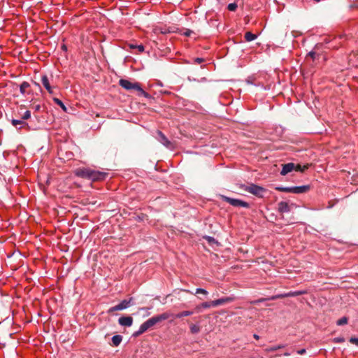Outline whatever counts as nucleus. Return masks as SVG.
I'll list each match as a JSON object with an SVG mask.
<instances>
[{
    "label": "nucleus",
    "mask_w": 358,
    "mask_h": 358,
    "mask_svg": "<svg viewBox=\"0 0 358 358\" xmlns=\"http://www.w3.org/2000/svg\"><path fill=\"white\" fill-rule=\"evenodd\" d=\"M75 176L91 180L92 181H101L104 180L108 176V173L102 172L99 171H95L90 168H78L73 171Z\"/></svg>",
    "instance_id": "nucleus-1"
},
{
    "label": "nucleus",
    "mask_w": 358,
    "mask_h": 358,
    "mask_svg": "<svg viewBox=\"0 0 358 358\" xmlns=\"http://www.w3.org/2000/svg\"><path fill=\"white\" fill-rule=\"evenodd\" d=\"M268 134V139L271 141H286L285 129L281 126L274 127Z\"/></svg>",
    "instance_id": "nucleus-2"
},
{
    "label": "nucleus",
    "mask_w": 358,
    "mask_h": 358,
    "mask_svg": "<svg viewBox=\"0 0 358 358\" xmlns=\"http://www.w3.org/2000/svg\"><path fill=\"white\" fill-rule=\"evenodd\" d=\"M171 314L169 313H163L162 314L155 315L145 322V324L148 327V329L152 327L157 323H159L164 320L169 319L171 317Z\"/></svg>",
    "instance_id": "nucleus-3"
},
{
    "label": "nucleus",
    "mask_w": 358,
    "mask_h": 358,
    "mask_svg": "<svg viewBox=\"0 0 358 358\" xmlns=\"http://www.w3.org/2000/svg\"><path fill=\"white\" fill-rule=\"evenodd\" d=\"M155 137L159 142H160L168 149L173 150L174 148L173 143L170 141L161 131H157Z\"/></svg>",
    "instance_id": "nucleus-4"
},
{
    "label": "nucleus",
    "mask_w": 358,
    "mask_h": 358,
    "mask_svg": "<svg viewBox=\"0 0 358 358\" xmlns=\"http://www.w3.org/2000/svg\"><path fill=\"white\" fill-rule=\"evenodd\" d=\"M119 85L127 90H136L140 89V84L138 83H132L127 79H120L119 80Z\"/></svg>",
    "instance_id": "nucleus-5"
},
{
    "label": "nucleus",
    "mask_w": 358,
    "mask_h": 358,
    "mask_svg": "<svg viewBox=\"0 0 358 358\" xmlns=\"http://www.w3.org/2000/svg\"><path fill=\"white\" fill-rule=\"evenodd\" d=\"M248 192L257 196V197L262 198L264 196V194L266 192V190L262 187L255 185L254 184H250L248 186Z\"/></svg>",
    "instance_id": "nucleus-6"
},
{
    "label": "nucleus",
    "mask_w": 358,
    "mask_h": 358,
    "mask_svg": "<svg viewBox=\"0 0 358 358\" xmlns=\"http://www.w3.org/2000/svg\"><path fill=\"white\" fill-rule=\"evenodd\" d=\"M132 300H133V298H130L128 300L124 299V300L122 301L117 305L110 308L108 310V313H111L114 311L122 310L127 308L128 307L130 306Z\"/></svg>",
    "instance_id": "nucleus-7"
},
{
    "label": "nucleus",
    "mask_w": 358,
    "mask_h": 358,
    "mask_svg": "<svg viewBox=\"0 0 358 358\" xmlns=\"http://www.w3.org/2000/svg\"><path fill=\"white\" fill-rule=\"evenodd\" d=\"M221 198L223 201L230 203L233 206H243V207L246 206V202L241 201L240 199H232V198H230V197H228V196H226L224 195H222Z\"/></svg>",
    "instance_id": "nucleus-8"
},
{
    "label": "nucleus",
    "mask_w": 358,
    "mask_h": 358,
    "mask_svg": "<svg viewBox=\"0 0 358 358\" xmlns=\"http://www.w3.org/2000/svg\"><path fill=\"white\" fill-rule=\"evenodd\" d=\"M41 83L43 86L45 88L48 92L50 94H54V87H52L49 81L48 77L47 75H43L41 77Z\"/></svg>",
    "instance_id": "nucleus-9"
},
{
    "label": "nucleus",
    "mask_w": 358,
    "mask_h": 358,
    "mask_svg": "<svg viewBox=\"0 0 358 358\" xmlns=\"http://www.w3.org/2000/svg\"><path fill=\"white\" fill-rule=\"evenodd\" d=\"M287 293L277 294V295L272 296L270 298H262L257 301H250V303L252 304H256L259 302H263V301H268V300H275V299H283V298L288 297V296H287Z\"/></svg>",
    "instance_id": "nucleus-10"
},
{
    "label": "nucleus",
    "mask_w": 358,
    "mask_h": 358,
    "mask_svg": "<svg viewBox=\"0 0 358 358\" xmlns=\"http://www.w3.org/2000/svg\"><path fill=\"white\" fill-rule=\"evenodd\" d=\"M118 323L122 327H131L133 324V318L131 316H124L118 319Z\"/></svg>",
    "instance_id": "nucleus-11"
},
{
    "label": "nucleus",
    "mask_w": 358,
    "mask_h": 358,
    "mask_svg": "<svg viewBox=\"0 0 358 358\" xmlns=\"http://www.w3.org/2000/svg\"><path fill=\"white\" fill-rule=\"evenodd\" d=\"M234 300L232 297H224L213 301V307L221 306L227 303H230Z\"/></svg>",
    "instance_id": "nucleus-12"
},
{
    "label": "nucleus",
    "mask_w": 358,
    "mask_h": 358,
    "mask_svg": "<svg viewBox=\"0 0 358 358\" xmlns=\"http://www.w3.org/2000/svg\"><path fill=\"white\" fill-rule=\"evenodd\" d=\"M294 168H295V164L292 163V162L283 164L282 165V171L280 172V174L282 176H285L288 173H289V172L292 171L293 170H294Z\"/></svg>",
    "instance_id": "nucleus-13"
},
{
    "label": "nucleus",
    "mask_w": 358,
    "mask_h": 358,
    "mask_svg": "<svg viewBox=\"0 0 358 358\" xmlns=\"http://www.w3.org/2000/svg\"><path fill=\"white\" fill-rule=\"evenodd\" d=\"M310 189L309 185H303L298 187H292L294 194H302L307 192Z\"/></svg>",
    "instance_id": "nucleus-14"
},
{
    "label": "nucleus",
    "mask_w": 358,
    "mask_h": 358,
    "mask_svg": "<svg viewBox=\"0 0 358 358\" xmlns=\"http://www.w3.org/2000/svg\"><path fill=\"white\" fill-rule=\"evenodd\" d=\"M12 125L15 127L17 129H20L22 127L27 126L28 124L23 121V120H15L13 119L11 120Z\"/></svg>",
    "instance_id": "nucleus-15"
},
{
    "label": "nucleus",
    "mask_w": 358,
    "mask_h": 358,
    "mask_svg": "<svg viewBox=\"0 0 358 358\" xmlns=\"http://www.w3.org/2000/svg\"><path fill=\"white\" fill-rule=\"evenodd\" d=\"M279 212L284 213H287L290 210V207L288 203L285 201H280L278 204Z\"/></svg>",
    "instance_id": "nucleus-16"
},
{
    "label": "nucleus",
    "mask_w": 358,
    "mask_h": 358,
    "mask_svg": "<svg viewBox=\"0 0 358 358\" xmlns=\"http://www.w3.org/2000/svg\"><path fill=\"white\" fill-rule=\"evenodd\" d=\"M148 329V327L143 322L139 327V329L133 334L134 337H138L140 335L143 334L144 332H145Z\"/></svg>",
    "instance_id": "nucleus-17"
},
{
    "label": "nucleus",
    "mask_w": 358,
    "mask_h": 358,
    "mask_svg": "<svg viewBox=\"0 0 358 358\" xmlns=\"http://www.w3.org/2000/svg\"><path fill=\"white\" fill-rule=\"evenodd\" d=\"M122 341V336L120 335H115L112 337L113 345L117 347Z\"/></svg>",
    "instance_id": "nucleus-18"
},
{
    "label": "nucleus",
    "mask_w": 358,
    "mask_h": 358,
    "mask_svg": "<svg viewBox=\"0 0 358 358\" xmlns=\"http://www.w3.org/2000/svg\"><path fill=\"white\" fill-rule=\"evenodd\" d=\"M30 87V85L28 82L24 81L20 85V92L21 94L24 95L26 94V90L27 88Z\"/></svg>",
    "instance_id": "nucleus-19"
},
{
    "label": "nucleus",
    "mask_w": 358,
    "mask_h": 358,
    "mask_svg": "<svg viewBox=\"0 0 358 358\" xmlns=\"http://www.w3.org/2000/svg\"><path fill=\"white\" fill-rule=\"evenodd\" d=\"M306 293H307V292L306 290H300V291H296V292H287V296H288V297H294V296H300V295L305 294Z\"/></svg>",
    "instance_id": "nucleus-20"
},
{
    "label": "nucleus",
    "mask_w": 358,
    "mask_h": 358,
    "mask_svg": "<svg viewBox=\"0 0 358 358\" xmlns=\"http://www.w3.org/2000/svg\"><path fill=\"white\" fill-rule=\"evenodd\" d=\"M53 101L56 104L59 106L64 112H67V108L66 107V106L64 104V103L60 99L55 97V98H53Z\"/></svg>",
    "instance_id": "nucleus-21"
},
{
    "label": "nucleus",
    "mask_w": 358,
    "mask_h": 358,
    "mask_svg": "<svg viewBox=\"0 0 358 358\" xmlns=\"http://www.w3.org/2000/svg\"><path fill=\"white\" fill-rule=\"evenodd\" d=\"M192 314H193L192 311L185 310V311H182V312H180V313H178V314H176V318H181L182 317L190 316Z\"/></svg>",
    "instance_id": "nucleus-22"
},
{
    "label": "nucleus",
    "mask_w": 358,
    "mask_h": 358,
    "mask_svg": "<svg viewBox=\"0 0 358 358\" xmlns=\"http://www.w3.org/2000/svg\"><path fill=\"white\" fill-rule=\"evenodd\" d=\"M310 166V164H306V165H303V166H301V165H300V164H295L294 171L303 172L306 169H308Z\"/></svg>",
    "instance_id": "nucleus-23"
},
{
    "label": "nucleus",
    "mask_w": 358,
    "mask_h": 358,
    "mask_svg": "<svg viewBox=\"0 0 358 358\" xmlns=\"http://www.w3.org/2000/svg\"><path fill=\"white\" fill-rule=\"evenodd\" d=\"M212 306H213V301H210V302H203L201 304H200L199 306H197L196 307V310H199L201 308H210Z\"/></svg>",
    "instance_id": "nucleus-24"
},
{
    "label": "nucleus",
    "mask_w": 358,
    "mask_h": 358,
    "mask_svg": "<svg viewBox=\"0 0 358 358\" xmlns=\"http://www.w3.org/2000/svg\"><path fill=\"white\" fill-rule=\"evenodd\" d=\"M275 189L279 192L293 193L292 187H285L278 186V187H275Z\"/></svg>",
    "instance_id": "nucleus-25"
},
{
    "label": "nucleus",
    "mask_w": 358,
    "mask_h": 358,
    "mask_svg": "<svg viewBox=\"0 0 358 358\" xmlns=\"http://www.w3.org/2000/svg\"><path fill=\"white\" fill-rule=\"evenodd\" d=\"M137 92H138V95L139 96H144L145 98H147V99H150L151 98V96L148 92L144 91L142 89L141 85H140V89L138 90Z\"/></svg>",
    "instance_id": "nucleus-26"
},
{
    "label": "nucleus",
    "mask_w": 358,
    "mask_h": 358,
    "mask_svg": "<svg viewBox=\"0 0 358 358\" xmlns=\"http://www.w3.org/2000/svg\"><path fill=\"white\" fill-rule=\"evenodd\" d=\"M189 328L192 334H197L200 331V327L196 324H192Z\"/></svg>",
    "instance_id": "nucleus-27"
},
{
    "label": "nucleus",
    "mask_w": 358,
    "mask_h": 358,
    "mask_svg": "<svg viewBox=\"0 0 358 358\" xmlns=\"http://www.w3.org/2000/svg\"><path fill=\"white\" fill-rule=\"evenodd\" d=\"M257 38V34L248 31V43L251 42Z\"/></svg>",
    "instance_id": "nucleus-28"
},
{
    "label": "nucleus",
    "mask_w": 358,
    "mask_h": 358,
    "mask_svg": "<svg viewBox=\"0 0 358 358\" xmlns=\"http://www.w3.org/2000/svg\"><path fill=\"white\" fill-rule=\"evenodd\" d=\"M347 323H348V317H343L336 322L337 325H339V326L346 324Z\"/></svg>",
    "instance_id": "nucleus-29"
},
{
    "label": "nucleus",
    "mask_w": 358,
    "mask_h": 358,
    "mask_svg": "<svg viewBox=\"0 0 358 358\" xmlns=\"http://www.w3.org/2000/svg\"><path fill=\"white\" fill-rule=\"evenodd\" d=\"M22 120H27L31 117V112L29 110H26L21 116Z\"/></svg>",
    "instance_id": "nucleus-30"
},
{
    "label": "nucleus",
    "mask_w": 358,
    "mask_h": 358,
    "mask_svg": "<svg viewBox=\"0 0 358 358\" xmlns=\"http://www.w3.org/2000/svg\"><path fill=\"white\" fill-rule=\"evenodd\" d=\"M238 6L236 3H231L227 6V8L230 11H234L237 8Z\"/></svg>",
    "instance_id": "nucleus-31"
},
{
    "label": "nucleus",
    "mask_w": 358,
    "mask_h": 358,
    "mask_svg": "<svg viewBox=\"0 0 358 358\" xmlns=\"http://www.w3.org/2000/svg\"><path fill=\"white\" fill-rule=\"evenodd\" d=\"M195 294H203L207 295L208 294V292L206 289H204L197 288L196 289Z\"/></svg>",
    "instance_id": "nucleus-32"
},
{
    "label": "nucleus",
    "mask_w": 358,
    "mask_h": 358,
    "mask_svg": "<svg viewBox=\"0 0 358 358\" xmlns=\"http://www.w3.org/2000/svg\"><path fill=\"white\" fill-rule=\"evenodd\" d=\"M345 341L343 337H336L333 339L334 343H343Z\"/></svg>",
    "instance_id": "nucleus-33"
},
{
    "label": "nucleus",
    "mask_w": 358,
    "mask_h": 358,
    "mask_svg": "<svg viewBox=\"0 0 358 358\" xmlns=\"http://www.w3.org/2000/svg\"><path fill=\"white\" fill-rule=\"evenodd\" d=\"M307 56L310 57L313 59V60H315L316 59V57H318V55L314 51L309 52L308 53Z\"/></svg>",
    "instance_id": "nucleus-34"
},
{
    "label": "nucleus",
    "mask_w": 358,
    "mask_h": 358,
    "mask_svg": "<svg viewBox=\"0 0 358 358\" xmlns=\"http://www.w3.org/2000/svg\"><path fill=\"white\" fill-rule=\"evenodd\" d=\"M350 342L352 344H355L358 346V338L352 337L350 338Z\"/></svg>",
    "instance_id": "nucleus-35"
},
{
    "label": "nucleus",
    "mask_w": 358,
    "mask_h": 358,
    "mask_svg": "<svg viewBox=\"0 0 358 358\" xmlns=\"http://www.w3.org/2000/svg\"><path fill=\"white\" fill-rule=\"evenodd\" d=\"M203 62H204V59L201 58V57L195 58L194 60V62L195 64H201V63H202Z\"/></svg>",
    "instance_id": "nucleus-36"
},
{
    "label": "nucleus",
    "mask_w": 358,
    "mask_h": 358,
    "mask_svg": "<svg viewBox=\"0 0 358 358\" xmlns=\"http://www.w3.org/2000/svg\"><path fill=\"white\" fill-rule=\"evenodd\" d=\"M136 49L138 50L139 52H143L145 50V48L142 44H141L136 45Z\"/></svg>",
    "instance_id": "nucleus-37"
},
{
    "label": "nucleus",
    "mask_w": 358,
    "mask_h": 358,
    "mask_svg": "<svg viewBox=\"0 0 358 358\" xmlns=\"http://www.w3.org/2000/svg\"><path fill=\"white\" fill-rule=\"evenodd\" d=\"M205 238L208 241V243L215 242V238L210 236H206Z\"/></svg>",
    "instance_id": "nucleus-38"
},
{
    "label": "nucleus",
    "mask_w": 358,
    "mask_h": 358,
    "mask_svg": "<svg viewBox=\"0 0 358 358\" xmlns=\"http://www.w3.org/2000/svg\"><path fill=\"white\" fill-rule=\"evenodd\" d=\"M33 108H34V111L37 112L41 110V106L40 104H37V105H35Z\"/></svg>",
    "instance_id": "nucleus-39"
},
{
    "label": "nucleus",
    "mask_w": 358,
    "mask_h": 358,
    "mask_svg": "<svg viewBox=\"0 0 358 358\" xmlns=\"http://www.w3.org/2000/svg\"><path fill=\"white\" fill-rule=\"evenodd\" d=\"M192 33V31H191L190 29H187L185 32H184V35L186 36H189L191 35V34Z\"/></svg>",
    "instance_id": "nucleus-40"
},
{
    "label": "nucleus",
    "mask_w": 358,
    "mask_h": 358,
    "mask_svg": "<svg viewBox=\"0 0 358 358\" xmlns=\"http://www.w3.org/2000/svg\"><path fill=\"white\" fill-rule=\"evenodd\" d=\"M297 353L299 355H303V354L306 353V350L305 349H301V350L297 351Z\"/></svg>",
    "instance_id": "nucleus-41"
},
{
    "label": "nucleus",
    "mask_w": 358,
    "mask_h": 358,
    "mask_svg": "<svg viewBox=\"0 0 358 358\" xmlns=\"http://www.w3.org/2000/svg\"><path fill=\"white\" fill-rule=\"evenodd\" d=\"M136 45H137L130 44L129 48L131 49H134V48H136Z\"/></svg>",
    "instance_id": "nucleus-42"
},
{
    "label": "nucleus",
    "mask_w": 358,
    "mask_h": 358,
    "mask_svg": "<svg viewBox=\"0 0 358 358\" xmlns=\"http://www.w3.org/2000/svg\"><path fill=\"white\" fill-rule=\"evenodd\" d=\"M278 148H279V146H278V145H273L272 147H269V149L270 150H273V149H277Z\"/></svg>",
    "instance_id": "nucleus-43"
},
{
    "label": "nucleus",
    "mask_w": 358,
    "mask_h": 358,
    "mask_svg": "<svg viewBox=\"0 0 358 358\" xmlns=\"http://www.w3.org/2000/svg\"><path fill=\"white\" fill-rule=\"evenodd\" d=\"M62 50H65V51H66V50H67V48H66V46L65 45H63L62 46Z\"/></svg>",
    "instance_id": "nucleus-44"
},
{
    "label": "nucleus",
    "mask_w": 358,
    "mask_h": 358,
    "mask_svg": "<svg viewBox=\"0 0 358 358\" xmlns=\"http://www.w3.org/2000/svg\"><path fill=\"white\" fill-rule=\"evenodd\" d=\"M253 337H254L255 339H257V340H258V339L259 338V336L257 334H254V335H253Z\"/></svg>",
    "instance_id": "nucleus-45"
},
{
    "label": "nucleus",
    "mask_w": 358,
    "mask_h": 358,
    "mask_svg": "<svg viewBox=\"0 0 358 358\" xmlns=\"http://www.w3.org/2000/svg\"><path fill=\"white\" fill-rule=\"evenodd\" d=\"M184 292H186L187 293H190V294H192V292H191L189 290H187V289H185Z\"/></svg>",
    "instance_id": "nucleus-46"
},
{
    "label": "nucleus",
    "mask_w": 358,
    "mask_h": 358,
    "mask_svg": "<svg viewBox=\"0 0 358 358\" xmlns=\"http://www.w3.org/2000/svg\"><path fill=\"white\" fill-rule=\"evenodd\" d=\"M251 143H252L251 142H248V144H251ZM247 149H248H248H250V148H249V146L248 145Z\"/></svg>",
    "instance_id": "nucleus-47"
},
{
    "label": "nucleus",
    "mask_w": 358,
    "mask_h": 358,
    "mask_svg": "<svg viewBox=\"0 0 358 358\" xmlns=\"http://www.w3.org/2000/svg\"><path fill=\"white\" fill-rule=\"evenodd\" d=\"M244 38L246 39V33L244 34Z\"/></svg>",
    "instance_id": "nucleus-48"
},
{
    "label": "nucleus",
    "mask_w": 358,
    "mask_h": 358,
    "mask_svg": "<svg viewBox=\"0 0 358 358\" xmlns=\"http://www.w3.org/2000/svg\"><path fill=\"white\" fill-rule=\"evenodd\" d=\"M316 2H320L321 0H314Z\"/></svg>",
    "instance_id": "nucleus-49"
}]
</instances>
